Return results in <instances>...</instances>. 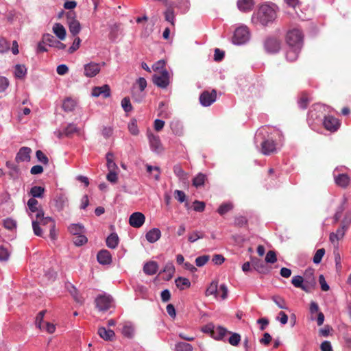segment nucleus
Wrapping results in <instances>:
<instances>
[{
    "mask_svg": "<svg viewBox=\"0 0 351 351\" xmlns=\"http://www.w3.org/2000/svg\"><path fill=\"white\" fill-rule=\"evenodd\" d=\"M277 5L275 3L261 5L257 12L252 16V21L255 23H260L263 26L272 23L276 18Z\"/></svg>",
    "mask_w": 351,
    "mask_h": 351,
    "instance_id": "obj_1",
    "label": "nucleus"
},
{
    "mask_svg": "<svg viewBox=\"0 0 351 351\" xmlns=\"http://www.w3.org/2000/svg\"><path fill=\"white\" fill-rule=\"evenodd\" d=\"M304 35L299 29L289 30L285 35V42L289 47H300L304 45Z\"/></svg>",
    "mask_w": 351,
    "mask_h": 351,
    "instance_id": "obj_2",
    "label": "nucleus"
},
{
    "mask_svg": "<svg viewBox=\"0 0 351 351\" xmlns=\"http://www.w3.org/2000/svg\"><path fill=\"white\" fill-rule=\"evenodd\" d=\"M250 38V32L246 26H241L234 31L232 43L236 45H241L246 43Z\"/></svg>",
    "mask_w": 351,
    "mask_h": 351,
    "instance_id": "obj_3",
    "label": "nucleus"
},
{
    "mask_svg": "<svg viewBox=\"0 0 351 351\" xmlns=\"http://www.w3.org/2000/svg\"><path fill=\"white\" fill-rule=\"evenodd\" d=\"M66 18L69 31L73 36H76L81 30V25L80 22L75 19V13L70 11L66 13Z\"/></svg>",
    "mask_w": 351,
    "mask_h": 351,
    "instance_id": "obj_4",
    "label": "nucleus"
},
{
    "mask_svg": "<svg viewBox=\"0 0 351 351\" xmlns=\"http://www.w3.org/2000/svg\"><path fill=\"white\" fill-rule=\"evenodd\" d=\"M112 301L110 295H100L95 299L96 306L99 311H106L111 307Z\"/></svg>",
    "mask_w": 351,
    "mask_h": 351,
    "instance_id": "obj_5",
    "label": "nucleus"
},
{
    "mask_svg": "<svg viewBox=\"0 0 351 351\" xmlns=\"http://www.w3.org/2000/svg\"><path fill=\"white\" fill-rule=\"evenodd\" d=\"M153 82L155 85L160 88H165L169 84V73L165 69L158 74L153 76Z\"/></svg>",
    "mask_w": 351,
    "mask_h": 351,
    "instance_id": "obj_6",
    "label": "nucleus"
},
{
    "mask_svg": "<svg viewBox=\"0 0 351 351\" xmlns=\"http://www.w3.org/2000/svg\"><path fill=\"white\" fill-rule=\"evenodd\" d=\"M217 98V91L212 90L204 91L199 96V102L203 106H209L214 103Z\"/></svg>",
    "mask_w": 351,
    "mask_h": 351,
    "instance_id": "obj_7",
    "label": "nucleus"
},
{
    "mask_svg": "<svg viewBox=\"0 0 351 351\" xmlns=\"http://www.w3.org/2000/svg\"><path fill=\"white\" fill-rule=\"evenodd\" d=\"M324 127L326 130L334 132L340 127L341 123L339 119L333 116H326L323 122Z\"/></svg>",
    "mask_w": 351,
    "mask_h": 351,
    "instance_id": "obj_8",
    "label": "nucleus"
},
{
    "mask_svg": "<svg viewBox=\"0 0 351 351\" xmlns=\"http://www.w3.org/2000/svg\"><path fill=\"white\" fill-rule=\"evenodd\" d=\"M281 47V41L277 38H268L265 42V49L270 53L279 51Z\"/></svg>",
    "mask_w": 351,
    "mask_h": 351,
    "instance_id": "obj_9",
    "label": "nucleus"
},
{
    "mask_svg": "<svg viewBox=\"0 0 351 351\" xmlns=\"http://www.w3.org/2000/svg\"><path fill=\"white\" fill-rule=\"evenodd\" d=\"M84 74L86 77H93L97 75L101 70L100 64L94 62H90L84 65Z\"/></svg>",
    "mask_w": 351,
    "mask_h": 351,
    "instance_id": "obj_10",
    "label": "nucleus"
},
{
    "mask_svg": "<svg viewBox=\"0 0 351 351\" xmlns=\"http://www.w3.org/2000/svg\"><path fill=\"white\" fill-rule=\"evenodd\" d=\"M145 221V215L140 212H135L132 213L129 218V223L134 228L141 227Z\"/></svg>",
    "mask_w": 351,
    "mask_h": 351,
    "instance_id": "obj_11",
    "label": "nucleus"
},
{
    "mask_svg": "<svg viewBox=\"0 0 351 351\" xmlns=\"http://www.w3.org/2000/svg\"><path fill=\"white\" fill-rule=\"evenodd\" d=\"M252 267L259 274H267L270 272V269L266 264L258 258H251Z\"/></svg>",
    "mask_w": 351,
    "mask_h": 351,
    "instance_id": "obj_12",
    "label": "nucleus"
},
{
    "mask_svg": "<svg viewBox=\"0 0 351 351\" xmlns=\"http://www.w3.org/2000/svg\"><path fill=\"white\" fill-rule=\"evenodd\" d=\"M276 151V143L272 139H266L261 143V152L264 155H270Z\"/></svg>",
    "mask_w": 351,
    "mask_h": 351,
    "instance_id": "obj_13",
    "label": "nucleus"
},
{
    "mask_svg": "<svg viewBox=\"0 0 351 351\" xmlns=\"http://www.w3.org/2000/svg\"><path fill=\"white\" fill-rule=\"evenodd\" d=\"M91 95L93 97L102 96L104 98H108L110 96V88L108 84L101 86H95L93 88Z\"/></svg>",
    "mask_w": 351,
    "mask_h": 351,
    "instance_id": "obj_14",
    "label": "nucleus"
},
{
    "mask_svg": "<svg viewBox=\"0 0 351 351\" xmlns=\"http://www.w3.org/2000/svg\"><path fill=\"white\" fill-rule=\"evenodd\" d=\"M343 228L339 227L336 232H331L330 234L329 239L330 241L333 244L335 247H338L339 241L343 239L346 232Z\"/></svg>",
    "mask_w": 351,
    "mask_h": 351,
    "instance_id": "obj_15",
    "label": "nucleus"
},
{
    "mask_svg": "<svg viewBox=\"0 0 351 351\" xmlns=\"http://www.w3.org/2000/svg\"><path fill=\"white\" fill-rule=\"evenodd\" d=\"M147 137L152 150L156 152H160L162 150V146L159 136L152 133H148Z\"/></svg>",
    "mask_w": 351,
    "mask_h": 351,
    "instance_id": "obj_16",
    "label": "nucleus"
},
{
    "mask_svg": "<svg viewBox=\"0 0 351 351\" xmlns=\"http://www.w3.org/2000/svg\"><path fill=\"white\" fill-rule=\"evenodd\" d=\"M32 149L27 147H21L17 153L15 160L16 162H21L24 161H29L31 156L30 154Z\"/></svg>",
    "mask_w": 351,
    "mask_h": 351,
    "instance_id": "obj_17",
    "label": "nucleus"
},
{
    "mask_svg": "<svg viewBox=\"0 0 351 351\" xmlns=\"http://www.w3.org/2000/svg\"><path fill=\"white\" fill-rule=\"evenodd\" d=\"M237 5L240 11L248 12L252 10L254 6V0H238Z\"/></svg>",
    "mask_w": 351,
    "mask_h": 351,
    "instance_id": "obj_18",
    "label": "nucleus"
},
{
    "mask_svg": "<svg viewBox=\"0 0 351 351\" xmlns=\"http://www.w3.org/2000/svg\"><path fill=\"white\" fill-rule=\"evenodd\" d=\"M334 179L335 184L341 188H346L350 182V177L346 173H340L337 176H335Z\"/></svg>",
    "mask_w": 351,
    "mask_h": 351,
    "instance_id": "obj_19",
    "label": "nucleus"
},
{
    "mask_svg": "<svg viewBox=\"0 0 351 351\" xmlns=\"http://www.w3.org/2000/svg\"><path fill=\"white\" fill-rule=\"evenodd\" d=\"M97 261L100 264L108 265L112 262L110 253L106 250L99 251L97 256Z\"/></svg>",
    "mask_w": 351,
    "mask_h": 351,
    "instance_id": "obj_20",
    "label": "nucleus"
},
{
    "mask_svg": "<svg viewBox=\"0 0 351 351\" xmlns=\"http://www.w3.org/2000/svg\"><path fill=\"white\" fill-rule=\"evenodd\" d=\"M160 237H161V232L158 228H156L151 229L145 234L146 239L149 243H155L158 240H159Z\"/></svg>",
    "mask_w": 351,
    "mask_h": 351,
    "instance_id": "obj_21",
    "label": "nucleus"
},
{
    "mask_svg": "<svg viewBox=\"0 0 351 351\" xmlns=\"http://www.w3.org/2000/svg\"><path fill=\"white\" fill-rule=\"evenodd\" d=\"M302 48L300 47H289L286 52V58L290 62L296 60L299 56Z\"/></svg>",
    "mask_w": 351,
    "mask_h": 351,
    "instance_id": "obj_22",
    "label": "nucleus"
},
{
    "mask_svg": "<svg viewBox=\"0 0 351 351\" xmlns=\"http://www.w3.org/2000/svg\"><path fill=\"white\" fill-rule=\"evenodd\" d=\"M36 221L39 223L40 226H46L47 224L51 225V223H55V221L49 217H45L44 212L43 210H38V212L36 215Z\"/></svg>",
    "mask_w": 351,
    "mask_h": 351,
    "instance_id": "obj_23",
    "label": "nucleus"
},
{
    "mask_svg": "<svg viewBox=\"0 0 351 351\" xmlns=\"http://www.w3.org/2000/svg\"><path fill=\"white\" fill-rule=\"evenodd\" d=\"M98 335L106 341H112L115 336V333L112 330H107L104 327L99 328Z\"/></svg>",
    "mask_w": 351,
    "mask_h": 351,
    "instance_id": "obj_24",
    "label": "nucleus"
},
{
    "mask_svg": "<svg viewBox=\"0 0 351 351\" xmlns=\"http://www.w3.org/2000/svg\"><path fill=\"white\" fill-rule=\"evenodd\" d=\"M158 269V266L156 262L149 261L145 264L143 267L144 272L147 275L155 274Z\"/></svg>",
    "mask_w": 351,
    "mask_h": 351,
    "instance_id": "obj_25",
    "label": "nucleus"
},
{
    "mask_svg": "<svg viewBox=\"0 0 351 351\" xmlns=\"http://www.w3.org/2000/svg\"><path fill=\"white\" fill-rule=\"evenodd\" d=\"M173 170V173L181 181L184 182L188 180V173L183 170L180 165L177 164L174 165Z\"/></svg>",
    "mask_w": 351,
    "mask_h": 351,
    "instance_id": "obj_26",
    "label": "nucleus"
},
{
    "mask_svg": "<svg viewBox=\"0 0 351 351\" xmlns=\"http://www.w3.org/2000/svg\"><path fill=\"white\" fill-rule=\"evenodd\" d=\"M54 202H55V207L59 211L62 210L64 208V207L67 205V203H68L67 198L63 195L57 196L55 198Z\"/></svg>",
    "mask_w": 351,
    "mask_h": 351,
    "instance_id": "obj_27",
    "label": "nucleus"
},
{
    "mask_svg": "<svg viewBox=\"0 0 351 351\" xmlns=\"http://www.w3.org/2000/svg\"><path fill=\"white\" fill-rule=\"evenodd\" d=\"M119 239L116 233H111L106 239V245L111 249H115L119 244Z\"/></svg>",
    "mask_w": 351,
    "mask_h": 351,
    "instance_id": "obj_28",
    "label": "nucleus"
},
{
    "mask_svg": "<svg viewBox=\"0 0 351 351\" xmlns=\"http://www.w3.org/2000/svg\"><path fill=\"white\" fill-rule=\"evenodd\" d=\"M53 31L60 40H64L66 37V29L64 26L60 23H56L53 27Z\"/></svg>",
    "mask_w": 351,
    "mask_h": 351,
    "instance_id": "obj_29",
    "label": "nucleus"
},
{
    "mask_svg": "<svg viewBox=\"0 0 351 351\" xmlns=\"http://www.w3.org/2000/svg\"><path fill=\"white\" fill-rule=\"evenodd\" d=\"M175 283L180 290H184L191 287V282L188 278L178 277L176 279Z\"/></svg>",
    "mask_w": 351,
    "mask_h": 351,
    "instance_id": "obj_30",
    "label": "nucleus"
},
{
    "mask_svg": "<svg viewBox=\"0 0 351 351\" xmlns=\"http://www.w3.org/2000/svg\"><path fill=\"white\" fill-rule=\"evenodd\" d=\"M218 282L217 281H213L206 289L205 291V295H214L215 298H217L218 295Z\"/></svg>",
    "mask_w": 351,
    "mask_h": 351,
    "instance_id": "obj_31",
    "label": "nucleus"
},
{
    "mask_svg": "<svg viewBox=\"0 0 351 351\" xmlns=\"http://www.w3.org/2000/svg\"><path fill=\"white\" fill-rule=\"evenodd\" d=\"M76 101L71 97L66 98L62 104V108L66 112L73 111L76 106Z\"/></svg>",
    "mask_w": 351,
    "mask_h": 351,
    "instance_id": "obj_32",
    "label": "nucleus"
},
{
    "mask_svg": "<svg viewBox=\"0 0 351 351\" xmlns=\"http://www.w3.org/2000/svg\"><path fill=\"white\" fill-rule=\"evenodd\" d=\"M228 332L226 328L222 326H217L214 328V331L212 337L217 340L221 339Z\"/></svg>",
    "mask_w": 351,
    "mask_h": 351,
    "instance_id": "obj_33",
    "label": "nucleus"
},
{
    "mask_svg": "<svg viewBox=\"0 0 351 351\" xmlns=\"http://www.w3.org/2000/svg\"><path fill=\"white\" fill-rule=\"evenodd\" d=\"M69 231L73 236L80 235L84 233V227L79 223H73L69 227Z\"/></svg>",
    "mask_w": 351,
    "mask_h": 351,
    "instance_id": "obj_34",
    "label": "nucleus"
},
{
    "mask_svg": "<svg viewBox=\"0 0 351 351\" xmlns=\"http://www.w3.org/2000/svg\"><path fill=\"white\" fill-rule=\"evenodd\" d=\"M207 180L206 176L204 173H198L193 180V185L196 188L204 186L206 180Z\"/></svg>",
    "mask_w": 351,
    "mask_h": 351,
    "instance_id": "obj_35",
    "label": "nucleus"
},
{
    "mask_svg": "<svg viewBox=\"0 0 351 351\" xmlns=\"http://www.w3.org/2000/svg\"><path fill=\"white\" fill-rule=\"evenodd\" d=\"M291 283L295 287L301 288L302 290L307 291V288L304 285V279L300 276H295L292 278Z\"/></svg>",
    "mask_w": 351,
    "mask_h": 351,
    "instance_id": "obj_36",
    "label": "nucleus"
},
{
    "mask_svg": "<svg viewBox=\"0 0 351 351\" xmlns=\"http://www.w3.org/2000/svg\"><path fill=\"white\" fill-rule=\"evenodd\" d=\"M106 160L108 171H116L118 169L117 165L114 162V156L112 153L108 152L106 154Z\"/></svg>",
    "mask_w": 351,
    "mask_h": 351,
    "instance_id": "obj_37",
    "label": "nucleus"
},
{
    "mask_svg": "<svg viewBox=\"0 0 351 351\" xmlns=\"http://www.w3.org/2000/svg\"><path fill=\"white\" fill-rule=\"evenodd\" d=\"M45 189L42 186H34L32 187L30 190V195L33 197L32 198H41L43 196Z\"/></svg>",
    "mask_w": 351,
    "mask_h": 351,
    "instance_id": "obj_38",
    "label": "nucleus"
},
{
    "mask_svg": "<svg viewBox=\"0 0 351 351\" xmlns=\"http://www.w3.org/2000/svg\"><path fill=\"white\" fill-rule=\"evenodd\" d=\"M78 132L79 129L73 123L69 124L64 130V136L67 137H71L73 134Z\"/></svg>",
    "mask_w": 351,
    "mask_h": 351,
    "instance_id": "obj_39",
    "label": "nucleus"
},
{
    "mask_svg": "<svg viewBox=\"0 0 351 351\" xmlns=\"http://www.w3.org/2000/svg\"><path fill=\"white\" fill-rule=\"evenodd\" d=\"M193 346L185 342H178L175 346L176 351H193Z\"/></svg>",
    "mask_w": 351,
    "mask_h": 351,
    "instance_id": "obj_40",
    "label": "nucleus"
},
{
    "mask_svg": "<svg viewBox=\"0 0 351 351\" xmlns=\"http://www.w3.org/2000/svg\"><path fill=\"white\" fill-rule=\"evenodd\" d=\"M122 334L128 338H132L134 334V328L132 325L125 324L122 328Z\"/></svg>",
    "mask_w": 351,
    "mask_h": 351,
    "instance_id": "obj_41",
    "label": "nucleus"
},
{
    "mask_svg": "<svg viewBox=\"0 0 351 351\" xmlns=\"http://www.w3.org/2000/svg\"><path fill=\"white\" fill-rule=\"evenodd\" d=\"M233 208V204L230 202L224 203L220 205L217 209V212L220 215H223Z\"/></svg>",
    "mask_w": 351,
    "mask_h": 351,
    "instance_id": "obj_42",
    "label": "nucleus"
},
{
    "mask_svg": "<svg viewBox=\"0 0 351 351\" xmlns=\"http://www.w3.org/2000/svg\"><path fill=\"white\" fill-rule=\"evenodd\" d=\"M351 225V212H347L343 219H342L341 222L340 227L343 228L346 230H348L350 226Z\"/></svg>",
    "mask_w": 351,
    "mask_h": 351,
    "instance_id": "obj_43",
    "label": "nucleus"
},
{
    "mask_svg": "<svg viewBox=\"0 0 351 351\" xmlns=\"http://www.w3.org/2000/svg\"><path fill=\"white\" fill-rule=\"evenodd\" d=\"M73 241L76 246H81L86 243L88 239L84 235V234H82L80 235L74 236L73 238Z\"/></svg>",
    "mask_w": 351,
    "mask_h": 351,
    "instance_id": "obj_44",
    "label": "nucleus"
},
{
    "mask_svg": "<svg viewBox=\"0 0 351 351\" xmlns=\"http://www.w3.org/2000/svg\"><path fill=\"white\" fill-rule=\"evenodd\" d=\"M27 73V69L24 65L17 64L15 66V76L17 78H23Z\"/></svg>",
    "mask_w": 351,
    "mask_h": 351,
    "instance_id": "obj_45",
    "label": "nucleus"
},
{
    "mask_svg": "<svg viewBox=\"0 0 351 351\" xmlns=\"http://www.w3.org/2000/svg\"><path fill=\"white\" fill-rule=\"evenodd\" d=\"M271 299L280 308L287 309L285 300L280 296L274 295Z\"/></svg>",
    "mask_w": 351,
    "mask_h": 351,
    "instance_id": "obj_46",
    "label": "nucleus"
},
{
    "mask_svg": "<svg viewBox=\"0 0 351 351\" xmlns=\"http://www.w3.org/2000/svg\"><path fill=\"white\" fill-rule=\"evenodd\" d=\"M265 261L267 263H275L277 261L276 253L274 250H269L267 252Z\"/></svg>",
    "mask_w": 351,
    "mask_h": 351,
    "instance_id": "obj_47",
    "label": "nucleus"
},
{
    "mask_svg": "<svg viewBox=\"0 0 351 351\" xmlns=\"http://www.w3.org/2000/svg\"><path fill=\"white\" fill-rule=\"evenodd\" d=\"M57 40L51 34H47L43 35L42 43L43 44L49 45L50 47H53V44L56 43Z\"/></svg>",
    "mask_w": 351,
    "mask_h": 351,
    "instance_id": "obj_48",
    "label": "nucleus"
},
{
    "mask_svg": "<svg viewBox=\"0 0 351 351\" xmlns=\"http://www.w3.org/2000/svg\"><path fill=\"white\" fill-rule=\"evenodd\" d=\"M128 130L132 135L136 136L138 134L139 130L138 128L136 120H131V121L128 123Z\"/></svg>",
    "mask_w": 351,
    "mask_h": 351,
    "instance_id": "obj_49",
    "label": "nucleus"
},
{
    "mask_svg": "<svg viewBox=\"0 0 351 351\" xmlns=\"http://www.w3.org/2000/svg\"><path fill=\"white\" fill-rule=\"evenodd\" d=\"M163 272L166 273L168 275V280L170 279L173 276V275L175 272V267H174L173 263H167L163 269Z\"/></svg>",
    "mask_w": 351,
    "mask_h": 351,
    "instance_id": "obj_50",
    "label": "nucleus"
},
{
    "mask_svg": "<svg viewBox=\"0 0 351 351\" xmlns=\"http://www.w3.org/2000/svg\"><path fill=\"white\" fill-rule=\"evenodd\" d=\"M3 226L5 228L9 230H12L13 229L16 228V223L14 219L11 218H6L3 220Z\"/></svg>",
    "mask_w": 351,
    "mask_h": 351,
    "instance_id": "obj_51",
    "label": "nucleus"
},
{
    "mask_svg": "<svg viewBox=\"0 0 351 351\" xmlns=\"http://www.w3.org/2000/svg\"><path fill=\"white\" fill-rule=\"evenodd\" d=\"M45 313H46L45 310L41 311L40 312H39V313L37 315V316L36 317V321H35L36 326L38 328H39L40 329H43V323H45L43 322V317L45 316Z\"/></svg>",
    "mask_w": 351,
    "mask_h": 351,
    "instance_id": "obj_52",
    "label": "nucleus"
},
{
    "mask_svg": "<svg viewBox=\"0 0 351 351\" xmlns=\"http://www.w3.org/2000/svg\"><path fill=\"white\" fill-rule=\"evenodd\" d=\"M210 256L208 255H203L198 256L195 258V264L197 267H203L209 261Z\"/></svg>",
    "mask_w": 351,
    "mask_h": 351,
    "instance_id": "obj_53",
    "label": "nucleus"
},
{
    "mask_svg": "<svg viewBox=\"0 0 351 351\" xmlns=\"http://www.w3.org/2000/svg\"><path fill=\"white\" fill-rule=\"evenodd\" d=\"M204 236V233L198 231H195L189 235L188 240L189 242L193 243L196 241L197 239H202Z\"/></svg>",
    "mask_w": 351,
    "mask_h": 351,
    "instance_id": "obj_54",
    "label": "nucleus"
},
{
    "mask_svg": "<svg viewBox=\"0 0 351 351\" xmlns=\"http://www.w3.org/2000/svg\"><path fill=\"white\" fill-rule=\"evenodd\" d=\"M165 20L169 22L173 26L175 25V22H174L175 16H174L173 10L172 9L169 8L165 12Z\"/></svg>",
    "mask_w": 351,
    "mask_h": 351,
    "instance_id": "obj_55",
    "label": "nucleus"
},
{
    "mask_svg": "<svg viewBox=\"0 0 351 351\" xmlns=\"http://www.w3.org/2000/svg\"><path fill=\"white\" fill-rule=\"evenodd\" d=\"M121 106L125 112H130L132 110V106L130 98L124 97L121 101Z\"/></svg>",
    "mask_w": 351,
    "mask_h": 351,
    "instance_id": "obj_56",
    "label": "nucleus"
},
{
    "mask_svg": "<svg viewBox=\"0 0 351 351\" xmlns=\"http://www.w3.org/2000/svg\"><path fill=\"white\" fill-rule=\"evenodd\" d=\"M325 254V250L324 248L319 249L316 251L315 254L313 256V262L318 264L321 262L324 255Z\"/></svg>",
    "mask_w": 351,
    "mask_h": 351,
    "instance_id": "obj_57",
    "label": "nucleus"
},
{
    "mask_svg": "<svg viewBox=\"0 0 351 351\" xmlns=\"http://www.w3.org/2000/svg\"><path fill=\"white\" fill-rule=\"evenodd\" d=\"M146 169H147V171L149 173H151L152 172V171L154 170L156 173L154 174V177L156 180H159L160 171V168L158 167H152V165L147 164Z\"/></svg>",
    "mask_w": 351,
    "mask_h": 351,
    "instance_id": "obj_58",
    "label": "nucleus"
},
{
    "mask_svg": "<svg viewBox=\"0 0 351 351\" xmlns=\"http://www.w3.org/2000/svg\"><path fill=\"white\" fill-rule=\"evenodd\" d=\"M241 341V336L238 333H232L228 339V342L232 346H237Z\"/></svg>",
    "mask_w": 351,
    "mask_h": 351,
    "instance_id": "obj_59",
    "label": "nucleus"
},
{
    "mask_svg": "<svg viewBox=\"0 0 351 351\" xmlns=\"http://www.w3.org/2000/svg\"><path fill=\"white\" fill-rule=\"evenodd\" d=\"M36 156L37 159L44 165H47L49 162V159L47 156L41 151L37 150L36 152Z\"/></svg>",
    "mask_w": 351,
    "mask_h": 351,
    "instance_id": "obj_60",
    "label": "nucleus"
},
{
    "mask_svg": "<svg viewBox=\"0 0 351 351\" xmlns=\"http://www.w3.org/2000/svg\"><path fill=\"white\" fill-rule=\"evenodd\" d=\"M247 223V220L245 217L237 216L234 219V225L238 227H243Z\"/></svg>",
    "mask_w": 351,
    "mask_h": 351,
    "instance_id": "obj_61",
    "label": "nucleus"
},
{
    "mask_svg": "<svg viewBox=\"0 0 351 351\" xmlns=\"http://www.w3.org/2000/svg\"><path fill=\"white\" fill-rule=\"evenodd\" d=\"M38 202L35 198H30L27 202V206L29 209L31 210V212L34 213L38 212L39 210H38L36 206L38 205Z\"/></svg>",
    "mask_w": 351,
    "mask_h": 351,
    "instance_id": "obj_62",
    "label": "nucleus"
},
{
    "mask_svg": "<svg viewBox=\"0 0 351 351\" xmlns=\"http://www.w3.org/2000/svg\"><path fill=\"white\" fill-rule=\"evenodd\" d=\"M40 226V225L39 224L38 221H36V220L32 221V228H33L34 234L36 236H38V237H42L43 232H42V229Z\"/></svg>",
    "mask_w": 351,
    "mask_h": 351,
    "instance_id": "obj_63",
    "label": "nucleus"
},
{
    "mask_svg": "<svg viewBox=\"0 0 351 351\" xmlns=\"http://www.w3.org/2000/svg\"><path fill=\"white\" fill-rule=\"evenodd\" d=\"M298 105L302 109L307 107V95L305 93L301 94L298 99Z\"/></svg>",
    "mask_w": 351,
    "mask_h": 351,
    "instance_id": "obj_64",
    "label": "nucleus"
}]
</instances>
